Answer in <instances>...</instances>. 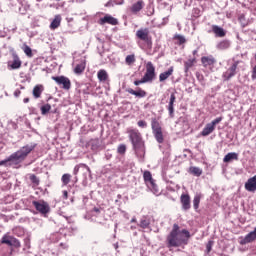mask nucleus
<instances>
[{
	"label": "nucleus",
	"instance_id": "1",
	"mask_svg": "<svg viewBox=\"0 0 256 256\" xmlns=\"http://www.w3.org/2000/svg\"><path fill=\"white\" fill-rule=\"evenodd\" d=\"M189 239H191V232L187 229L181 230L179 224H174L166 238V245L168 249H171V247H185V245H188Z\"/></svg>",
	"mask_w": 256,
	"mask_h": 256
},
{
	"label": "nucleus",
	"instance_id": "2",
	"mask_svg": "<svg viewBox=\"0 0 256 256\" xmlns=\"http://www.w3.org/2000/svg\"><path fill=\"white\" fill-rule=\"evenodd\" d=\"M127 133L129 135L130 141L133 145V149L139 157L141 161L145 158V142L143 141V138L141 137V133L137 129L128 128Z\"/></svg>",
	"mask_w": 256,
	"mask_h": 256
},
{
	"label": "nucleus",
	"instance_id": "3",
	"mask_svg": "<svg viewBox=\"0 0 256 256\" xmlns=\"http://www.w3.org/2000/svg\"><path fill=\"white\" fill-rule=\"evenodd\" d=\"M33 151L32 146H24L17 152L13 153L8 157L6 160H2L0 162V167L1 165H5L6 163L12 162V163H21L22 161H25L27 159V155Z\"/></svg>",
	"mask_w": 256,
	"mask_h": 256
},
{
	"label": "nucleus",
	"instance_id": "4",
	"mask_svg": "<svg viewBox=\"0 0 256 256\" xmlns=\"http://www.w3.org/2000/svg\"><path fill=\"white\" fill-rule=\"evenodd\" d=\"M136 37L140 39L138 45L144 51H151L153 49V39L149 36V29L141 28L137 30Z\"/></svg>",
	"mask_w": 256,
	"mask_h": 256
},
{
	"label": "nucleus",
	"instance_id": "5",
	"mask_svg": "<svg viewBox=\"0 0 256 256\" xmlns=\"http://www.w3.org/2000/svg\"><path fill=\"white\" fill-rule=\"evenodd\" d=\"M151 127L156 141L158 143H163L165 141V138L163 136V128L161 127V123H159V120H157V118H152Z\"/></svg>",
	"mask_w": 256,
	"mask_h": 256
},
{
	"label": "nucleus",
	"instance_id": "6",
	"mask_svg": "<svg viewBox=\"0 0 256 256\" xmlns=\"http://www.w3.org/2000/svg\"><path fill=\"white\" fill-rule=\"evenodd\" d=\"M143 179L148 189H150V191H152L154 195H159V187L155 183V180L153 179V175L149 170L144 171Z\"/></svg>",
	"mask_w": 256,
	"mask_h": 256
},
{
	"label": "nucleus",
	"instance_id": "7",
	"mask_svg": "<svg viewBox=\"0 0 256 256\" xmlns=\"http://www.w3.org/2000/svg\"><path fill=\"white\" fill-rule=\"evenodd\" d=\"M157 77V73L155 72V66L153 62L146 63V72L143 76L144 81L146 83H153V80Z\"/></svg>",
	"mask_w": 256,
	"mask_h": 256
},
{
	"label": "nucleus",
	"instance_id": "8",
	"mask_svg": "<svg viewBox=\"0 0 256 256\" xmlns=\"http://www.w3.org/2000/svg\"><path fill=\"white\" fill-rule=\"evenodd\" d=\"M223 121V117H218L214 119L212 122L206 124V126L203 128L201 135L202 137H208V135H211L213 131H215V127L219 125Z\"/></svg>",
	"mask_w": 256,
	"mask_h": 256
},
{
	"label": "nucleus",
	"instance_id": "9",
	"mask_svg": "<svg viewBox=\"0 0 256 256\" xmlns=\"http://www.w3.org/2000/svg\"><path fill=\"white\" fill-rule=\"evenodd\" d=\"M33 207H35L36 211L40 213V215H47L51 211V207L49 206V203H47L44 200H38L32 202Z\"/></svg>",
	"mask_w": 256,
	"mask_h": 256
},
{
	"label": "nucleus",
	"instance_id": "10",
	"mask_svg": "<svg viewBox=\"0 0 256 256\" xmlns=\"http://www.w3.org/2000/svg\"><path fill=\"white\" fill-rule=\"evenodd\" d=\"M0 243L2 245H8V247H14L15 249H19V247H21V242H19L17 238L9 235V233L2 237Z\"/></svg>",
	"mask_w": 256,
	"mask_h": 256
},
{
	"label": "nucleus",
	"instance_id": "11",
	"mask_svg": "<svg viewBox=\"0 0 256 256\" xmlns=\"http://www.w3.org/2000/svg\"><path fill=\"white\" fill-rule=\"evenodd\" d=\"M52 80L64 91L71 89V80L66 76H52Z\"/></svg>",
	"mask_w": 256,
	"mask_h": 256
},
{
	"label": "nucleus",
	"instance_id": "12",
	"mask_svg": "<svg viewBox=\"0 0 256 256\" xmlns=\"http://www.w3.org/2000/svg\"><path fill=\"white\" fill-rule=\"evenodd\" d=\"M237 67H239V61H235L231 66L222 74L224 81H229L232 77L237 75Z\"/></svg>",
	"mask_w": 256,
	"mask_h": 256
},
{
	"label": "nucleus",
	"instance_id": "13",
	"mask_svg": "<svg viewBox=\"0 0 256 256\" xmlns=\"http://www.w3.org/2000/svg\"><path fill=\"white\" fill-rule=\"evenodd\" d=\"M21 65H23V62L21 61V58H19V55H17V53H12V60L8 61V69L10 71L21 69Z\"/></svg>",
	"mask_w": 256,
	"mask_h": 256
},
{
	"label": "nucleus",
	"instance_id": "14",
	"mask_svg": "<svg viewBox=\"0 0 256 256\" xmlns=\"http://www.w3.org/2000/svg\"><path fill=\"white\" fill-rule=\"evenodd\" d=\"M99 25H119V20L117 18L106 14L104 17L98 20Z\"/></svg>",
	"mask_w": 256,
	"mask_h": 256
},
{
	"label": "nucleus",
	"instance_id": "15",
	"mask_svg": "<svg viewBox=\"0 0 256 256\" xmlns=\"http://www.w3.org/2000/svg\"><path fill=\"white\" fill-rule=\"evenodd\" d=\"M246 191H249V193H255L256 191V175L249 178L245 185H244Z\"/></svg>",
	"mask_w": 256,
	"mask_h": 256
},
{
	"label": "nucleus",
	"instance_id": "16",
	"mask_svg": "<svg viewBox=\"0 0 256 256\" xmlns=\"http://www.w3.org/2000/svg\"><path fill=\"white\" fill-rule=\"evenodd\" d=\"M180 201L184 211H189V209H191V196H189V194H182Z\"/></svg>",
	"mask_w": 256,
	"mask_h": 256
},
{
	"label": "nucleus",
	"instance_id": "17",
	"mask_svg": "<svg viewBox=\"0 0 256 256\" xmlns=\"http://www.w3.org/2000/svg\"><path fill=\"white\" fill-rule=\"evenodd\" d=\"M126 91L130 95H134V97H138L139 99H143V97H147V91L139 87L136 90H133L132 88H128Z\"/></svg>",
	"mask_w": 256,
	"mask_h": 256
},
{
	"label": "nucleus",
	"instance_id": "18",
	"mask_svg": "<svg viewBox=\"0 0 256 256\" xmlns=\"http://www.w3.org/2000/svg\"><path fill=\"white\" fill-rule=\"evenodd\" d=\"M145 7V2L143 0H138L136 3L132 4V6L129 8L131 13L134 15H137L139 11H142V9Z\"/></svg>",
	"mask_w": 256,
	"mask_h": 256
},
{
	"label": "nucleus",
	"instance_id": "19",
	"mask_svg": "<svg viewBox=\"0 0 256 256\" xmlns=\"http://www.w3.org/2000/svg\"><path fill=\"white\" fill-rule=\"evenodd\" d=\"M256 239V227L254 228V231L250 232L248 235H246L245 238H242L240 240V245H247V243H253Z\"/></svg>",
	"mask_w": 256,
	"mask_h": 256
},
{
	"label": "nucleus",
	"instance_id": "20",
	"mask_svg": "<svg viewBox=\"0 0 256 256\" xmlns=\"http://www.w3.org/2000/svg\"><path fill=\"white\" fill-rule=\"evenodd\" d=\"M201 63L204 67H213L217 63V60L213 56H204L201 58Z\"/></svg>",
	"mask_w": 256,
	"mask_h": 256
},
{
	"label": "nucleus",
	"instance_id": "21",
	"mask_svg": "<svg viewBox=\"0 0 256 256\" xmlns=\"http://www.w3.org/2000/svg\"><path fill=\"white\" fill-rule=\"evenodd\" d=\"M174 71H175V67L171 66L170 68H168L167 71L160 73L159 75L160 83H163V81H167L171 77V75H173Z\"/></svg>",
	"mask_w": 256,
	"mask_h": 256
},
{
	"label": "nucleus",
	"instance_id": "22",
	"mask_svg": "<svg viewBox=\"0 0 256 256\" xmlns=\"http://www.w3.org/2000/svg\"><path fill=\"white\" fill-rule=\"evenodd\" d=\"M212 32L214 33L215 37H225L227 35V32L225 29L221 28V26L218 25H212Z\"/></svg>",
	"mask_w": 256,
	"mask_h": 256
},
{
	"label": "nucleus",
	"instance_id": "23",
	"mask_svg": "<svg viewBox=\"0 0 256 256\" xmlns=\"http://www.w3.org/2000/svg\"><path fill=\"white\" fill-rule=\"evenodd\" d=\"M176 99H177V97L175 96V93H172L170 95V101L168 104V111H169L170 117H174V113H175L174 105H175Z\"/></svg>",
	"mask_w": 256,
	"mask_h": 256
},
{
	"label": "nucleus",
	"instance_id": "24",
	"mask_svg": "<svg viewBox=\"0 0 256 256\" xmlns=\"http://www.w3.org/2000/svg\"><path fill=\"white\" fill-rule=\"evenodd\" d=\"M231 161H239V154L235 152H230L223 158L224 163H231Z\"/></svg>",
	"mask_w": 256,
	"mask_h": 256
},
{
	"label": "nucleus",
	"instance_id": "25",
	"mask_svg": "<svg viewBox=\"0 0 256 256\" xmlns=\"http://www.w3.org/2000/svg\"><path fill=\"white\" fill-rule=\"evenodd\" d=\"M98 81L100 83H106V81H109V74L107 73V70L101 69L97 73Z\"/></svg>",
	"mask_w": 256,
	"mask_h": 256
},
{
	"label": "nucleus",
	"instance_id": "26",
	"mask_svg": "<svg viewBox=\"0 0 256 256\" xmlns=\"http://www.w3.org/2000/svg\"><path fill=\"white\" fill-rule=\"evenodd\" d=\"M43 91H45V88L43 87V85H41V84L36 85L32 91V95H33L34 99H39L41 97Z\"/></svg>",
	"mask_w": 256,
	"mask_h": 256
},
{
	"label": "nucleus",
	"instance_id": "27",
	"mask_svg": "<svg viewBox=\"0 0 256 256\" xmlns=\"http://www.w3.org/2000/svg\"><path fill=\"white\" fill-rule=\"evenodd\" d=\"M58 27H61V15H56L50 24V29L52 31H55Z\"/></svg>",
	"mask_w": 256,
	"mask_h": 256
},
{
	"label": "nucleus",
	"instance_id": "28",
	"mask_svg": "<svg viewBox=\"0 0 256 256\" xmlns=\"http://www.w3.org/2000/svg\"><path fill=\"white\" fill-rule=\"evenodd\" d=\"M87 66V63L85 60H82L79 64H77L74 68V73L76 75H81L83 71H85V67Z\"/></svg>",
	"mask_w": 256,
	"mask_h": 256
},
{
	"label": "nucleus",
	"instance_id": "29",
	"mask_svg": "<svg viewBox=\"0 0 256 256\" xmlns=\"http://www.w3.org/2000/svg\"><path fill=\"white\" fill-rule=\"evenodd\" d=\"M231 47V42L229 40H222L217 45L216 48L219 49V51H225Z\"/></svg>",
	"mask_w": 256,
	"mask_h": 256
},
{
	"label": "nucleus",
	"instance_id": "30",
	"mask_svg": "<svg viewBox=\"0 0 256 256\" xmlns=\"http://www.w3.org/2000/svg\"><path fill=\"white\" fill-rule=\"evenodd\" d=\"M189 173L195 177H201V175H203V170H201L199 167L191 166L189 168Z\"/></svg>",
	"mask_w": 256,
	"mask_h": 256
},
{
	"label": "nucleus",
	"instance_id": "31",
	"mask_svg": "<svg viewBox=\"0 0 256 256\" xmlns=\"http://www.w3.org/2000/svg\"><path fill=\"white\" fill-rule=\"evenodd\" d=\"M195 63H197V60L195 58L189 59L188 61H186L184 63V67H185L186 71H189V69H191V67H193V65H195Z\"/></svg>",
	"mask_w": 256,
	"mask_h": 256
},
{
	"label": "nucleus",
	"instance_id": "32",
	"mask_svg": "<svg viewBox=\"0 0 256 256\" xmlns=\"http://www.w3.org/2000/svg\"><path fill=\"white\" fill-rule=\"evenodd\" d=\"M22 49L27 57H33V50L27 44H24Z\"/></svg>",
	"mask_w": 256,
	"mask_h": 256
},
{
	"label": "nucleus",
	"instance_id": "33",
	"mask_svg": "<svg viewBox=\"0 0 256 256\" xmlns=\"http://www.w3.org/2000/svg\"><path fill=\"white\" fill-rule=\"evenodd\" d=\"M136 59H135V54H131V55H128L126 56V59H125V63L126 65H133V63H135Z\"/></svg>",
	"mask_w": 256,
	"mask_h": 256
},
{
	"label": "nucleus",
	"instance_id": "34",
	"mask_svg": "<svg viewBox=\"0 0 256 256\" xmlns=\"http://www.w3.org/2000/svg\"><path fill=\"white\" fill-rule=\"evenodd\" d=\"M51 111V104H45L41 107V113L42 115H47Z\"/></svg>",
	"mask_w": 256,
	"mask_h": 256
},
{
	"label": "nucleus",
	"instance_id": "35",
	"mask_svg": "<svg viewBox=\"0 0 256 256\" xmlns=\"http://www.w3.org/2000/svg\"><path fill=\"white\" fill-rule=\"evenodd\" d=\"M199 203H201V196L196 195L193 200L194 209H199Z\"/></svg>",
	"mask_w": 256,
	"mask_h": 256
},
{
	"label": "nucleus",
	"instance_id": "36",
	"mask_svg": "<svg viewBox=\"0 0 256 256\" xmlns=\"http://www.w3.org/2000/svg\"><path fill=\"white\" fill-rule=\"evenodd\" d=\"M70 181H71V175L70 174H64L62 176V183H63V185H69Z\"/></svg>",
	"mask_w": 256,
	"mask_h": 256
},
{
	"label": "nucleus",
	"instance_id": "37",
	"mask_svg": "<svg viewBox=\"0 0 256 256\" xmlns=\"http://www.w3.org/2000/svg\"><path fill=\"white\" fill-rule=\"evenodd\" d=\"M149 225H150V222H149V219H147V218H143L140 221V227H142V229H147V227H149Z\"/></svg>",
	"mask_w": 256,
	"mask_h": 256
},
{
	"label": "nucleus",
	"instance_id": "38",
	"mask_svg": "<svg viewBox=\"0 0 256 256\" xmlns=\"http://www.w3.org/2000/svg\"><path fill=\"white\" fill-rule=\"evenodd\" d=\"M30 181L37 187L39 185V178L35 174L30 175Z\"/></svg>",
	"mask_w": 256,
	"mask_h": 256
},
{
	"label": "nucleus",
	"instance_id": "39",
	"mask_svg": "<svg viewBox=\"0 0 256 256\" xmlns=\"http://www.w3.org/2000/svg\"><path fill=\"white\" fill-rule=\"evenodd\" d=\"M125 151H127V146H125L124 144H121L118 147V153H120V155H123V154H125Z\"/></svg>",
	"mask_w": 256,
	"mask_h": 256
},
{
	"label": "nucleus",
	"instance_id": "40",
	"mask_svg": "<svg viewBox=\"0 0 256 256\" xmlns=\"http://www.w3.org/2000/svg\"><path fill=\"white\" fill-rule=\"evenodd\" d=\"M175 39L179 42L180 45H183V43H185V37L181 36V35H177L175 36Z\"/></svg>",
	"mask_w": 256,
	"mask_h": 256
},
{
	"label": "nucleus",
	"instance_id": "41",
	"mask_svg": "<svg viewBox=\"0 0 256 256\" xmlns=\"http://www.w3.org/2000/svg\"><path fill=\"white\" fill-rule=\"evenodd\" d=\"M143 83H147V81L144 78H142L141 80L134 81V85H136V87H138V85H143Z\"/></svg>",
	"mask_w": 256,
	"mask_h": 256
},
{
	"label": "nucleus",
	"instance_id": "42",
	"mask_svg": "<svg viewBox=\"0 0 256 256\" xmlns=\"http://www.w3.org/2000/svg\"><path fill=\"white\" fill-rule=\"evenodd\" d=\"M138 127H141L142 129H145V127H147V122H145V120H139L138 121Z\"/></svg>",
	"mask_w": 256,
	"mask_h": 256
},
{
	"label": "nucleus",
	"instance_id": "43",
	"mask_svg": "<svg viewBox=\"0 0 256 256\" xmlns=\"http://www.w3.org/2000/svg\"><path fill=\"white\" fill-rule=\"evenodd\" d=\"M211 247H213V242L212 241H209L206 245V249L208 251V253L211 251Z\"/></svg>",
	"mask_w": 256,
	"mask_h": 256
},
{
	"label": "nucleus",
	"instance_id": "44",
	"mask_svg": "<svg viewBox=\"0 0 256 256\" xmlns=\"http://www.w3.org/2000/svg\"><path fill=\"white\" fill-rule=\"evenodd\" d=\"M63 197H64V199H68L69 193L67 192V190L63 191Z\"/></svg>",
	"mask_w": 256,
	"mask_h": 256
},
{
	"label": "nucleus",
	"instance_id": "45",
	"mask_svg": "<svg viewBox=\"0 0 256 256\" xmlns=\"http://www.w3.org/2000/svg\"><path fill=\"white\" fill-rule=\"evenodd\" d=\"M14 95L19 97V95H21V90H15Z\"/></svg>",
	"mask_w": 256,
	"mask_h": 256
},
{
	"label": "nucleus",
	"instance_id": "46",
	"mask_svg": "<svg viewBox=\"0 0 256 256\" xmlns=\"http://www.w3.org/2000/svg\"><path fill=\"white\" fill-rule=\"evenodd\" d=\"M82 167H85L87 169V171L89 173H91V168H89V166H87L86 164H82Z\"/></svg>",
	"mask_w": 256,
	"mask_h": 256
},
{
	"label": "nucleus",
	"instance_id": "47",
	"mask_svg": "<svg viewBox=\"0 0 256 256\" xmlns=\"http://www.w3.org/2000/svg\"><path fill=\"white\" fill-rule=\"evenodd\" d=\"M24 103H29V98H24Z\"/></svg>",
	"mask_w": 256,
	"mask_h": 256
},
{
	"label": "nucleus",
	"instance_id": "48",
	"mask_svg": "<svg viewBox=\"0 0 256 256\" xmlns=\"http://www.w3.org/2000/svg\"><path fill=\"white\" fill-rule=\"evenodd\" d=\"M95 213H100L99 208H94Z\"/></svg>",
	"mask_w": 256,
	"mask_h": 256
},
{
	"label": "nucleus",
	"instance_id": "49",
	"mask_svg": "<svg viewBox=\"0 0 256 256\" xmlns=\"http://www.w3.org/2000/svg\"><path fill=\"white\" fill-rule=\"evenodd\" d=\"M77 171H79V169L75 168V175H77Z\"/></svg>",
	"mask_w": 256,
	"mask_h": 256
},
{
	"label": "nucleus",
	"instance_id": "50",
	"mask_svg": "<svg viewBox=\"0 0 256 256\" xmlns=\"http://www.w3.org/2000/svg\"><path fill=\"white\" fill-rule=\"evenodd\" d=\"M135 221H137V220H136V219H132V220H131L132 223H135Z\"/></svg>",
	"mask_w": 256,
	"mask_h": 256
},
{
	"label": "nucleus",
	"instance_id": "51",
	"mask_svg": "<svg viewBox=\"0 0 256 256\" xmlns=\"http://www.w3.org/2000/svg\"><path fill=\"white\" fill-rule=\"evenodd\" d=\"M244 18H245V16H241V17H240V19H244Z\"/></svg>",
	"mask_w": 256,
	"mask_h": 256
},
{
	"label": "nucleus",
	"instance_id": "52",
	"mask_svg": "<svg viewBox=\"0 0 256 256\" xmlns=\"http://www.w3.org/2000/svg\"><path fill=\"white\" fill-rule=\"evenodd\" d=\"M37 1H42V0H37Z\"/></svg>",
	"mask_w": 256,
	"mask_h": 256
}]
</instances>
